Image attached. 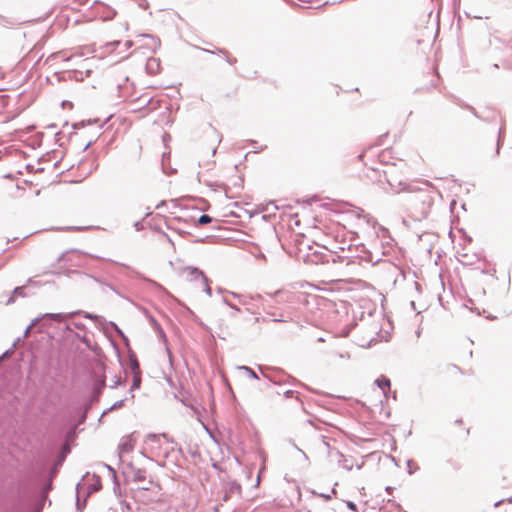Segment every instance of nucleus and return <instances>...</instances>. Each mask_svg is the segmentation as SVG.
Here are the masks:
<instances>
[{"mask_svg":"<svg viewBox=\"0 0 512 512\" xmlns=\"http://www.w3.org/2000/svg\"><path fill=\"white\" fill-rule=\"evenodd\" d=\"M383 173L387 183L393 190L400 191L404 188L406 178L401 170L396 167H389L388 169L384 170Z\"/></svg>","mask_w":512,"mask_h":512,"instance_id":"f257e3e1","label":"nucleus"},{"mask_svg":"<svg viewBox=\"0 0 512 512\" xmlns=\"http://www.w3.org/2000/svg\"><path fill=\"white\" fill-rule=\"evenodd\" d=\"M182 276L185 280H191L195 282L197 289L210 293V287L208 285L207 278L200 270L196 268H185L182 272Z\"/></svg>","mask_w":512,"mask_h":512,"instance_id":"f03ea898","label":"nucleus"},{"mask_svg":"<svg viewBox=\"0 0 512 512\" xmlns=\"http://www.w3.org/2000/svg\"><path fill=\"white\" fill-rule=\"evenodd\" d=\"M167 440V437L165 434H148L145 438V443L151 448L155 449L157 448L158 444H160L161 440Z\"/></svg>","mask_w":512,"mask_h":512,"instance_id":"7ed1b4c3","label":"nucleus"},{"mask_svg":"<svg viewBox=\"0 0 512 512\" xmlns=\"http://www.w3.org/2000/svg\"><path fill=\"white\" fill-rule=\"evenodd\" d=\"M375 384L382 391L383 397L387 398V393L390 390V380L384 376H381L375 381Z\"/></svg>","mask_w":512,"mask_h":512,"instance_id":"20e7f679","label":"nucleus"},{"mask_svg":"<svg viewBox=\"0 0 512 512\" xmlns=\"http://www.w3.org/2000/svg\"><path fill=\"white\" fill-rule=\"evenodd\" d=\"M443 373L446 377H453L460 374V369L456 365H447Z\"/></svg>","mask_w":512,"mask_h":512,"instance_id":"39448f33","label":"nucleus"},{"mask_svg":"<svg viewBox=\"0 0 512 512\" xmlns=\"http://www.w3.org/2000/svg\"><path fill=\"white\" fill-rule=\"evenodd\" d=\"M74 258L80 259L81 256L75 252L72 253H64L58 258L59 262H71L74 260Z\"/></svg>","mask_w":512,"mask_h":512,"instance_id":"423d86ee","label":"nucleus"},{"mask_svg":"<svg viewBox=\"0 0 512 512\" xmlns=\"http://www.w3.org/2000/svg\"><path fill=\"white\" fill-rule=\"evenodd\" d=\"M166 512H187V508L183 505L181 506H168Z\"/></svg>","mask_w":512,"mask_h":512,"instance_id":"0eeeda50","label":"nucleus"},{"mask_svg":"<svg viewBox=\"0 0 512 512\" xmlns=\"http://www.w3.org/2000/svg\"><path fill=\"white\" fill-rule=\"evenodd\" d=\"M198 222H199L200 224H208V223H210V222H211V217H210V216H208V215H206V214L201 215V216H200V218H199V220H198Z\"/></svg>","mask_w":512,"mask_h":512,"instance_id":"6e6552de","label":"nucleus"},{"mask_svg":"<svg viewBox=\"0 0 512 512\" xmlns=\"http://www.w3.org/2000/svg\"><path fill=\"white\" fill-rule=\"evenodd\" d=\"M69 270V268L66 265H62L58 270L52 271L53 274H61L65 273Z\"/></svg>","mask_w":512,"mask_h":512,"instance_id":"1a4fd4ad","label":"nucleus"},{"mask_svg":"<svg viewBox=\"0 0 512 512\" xmlns=\"http://www.w3.org/2000/svg\"><path fill=\"white\" fill-rule=\"evenodd\" d=\"M49 317H50V319L55 320V321H62L63 320V316L60 313L50 314Z\"/></svg>","mask_w":512,"mask_h":512,"instance_id":"9d476101","label":"nucleus"},{"mask_svg":"<svg viewBox=\"0 0 512 512\" xmlns=\"http://www.w3.org/2000/svg\"><path fill=\"white\" fill-rule=\"evenodd\" d=\"M153 63H156V59H154V58H150V59L148 60V62H147V66H148V67H151V65H152Z\"/></svg>","mask_w":512,"mask_h":512,"instance_id":"9b49d317","label":"nucleus"},{"mask_svg":"<svg viewBox=\"0 0 512 512\" xmlns=\"http://www.w3.org/2000/svg\"><path fill=\"white\" fill-rule=\"evenodd\" d=\"M427 204H428V206H430L432 204V198L428 200Z\"/></svg>","mask_w":512,"mask_h":512,"instance_id":"f8f14e48","label":"nucleus"},{"mask_svg":"<svg viewBox=\"0 0 512 512\" xmlns=\"http://www.w3.org/2000/svg\"><path fill=\"white\" fill-rule=\"evenodd\" d=\"M430 188H433V185L430 182L426 183Z\"/></svg>","mask_w":512,"mask_h":512,"instance_id":"ddd939ff","label":"nucleus"},{"mask_svg":"<svg viewBox=\"0 0 512 512\" xmlns=\"http://www.w3.org/2000/svg\"><path fill=\"white\" fill-rule=\"evenodd\" d=\"M229 62H230L231 64H233V63H235V62H236V59H233V61H232V60H229Z\"/></svg>","mask_w":512,"mask_h":512,"instance_id":"4468645a","label":"nucleus"}]
</instances>
